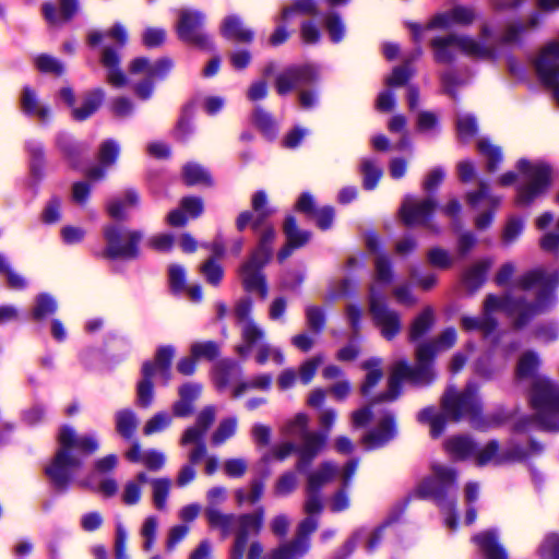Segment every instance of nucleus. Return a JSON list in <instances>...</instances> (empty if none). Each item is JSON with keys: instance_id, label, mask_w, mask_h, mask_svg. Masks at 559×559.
I'll return each mask as SVG.
<instances>
[{"instance_id": "bf43d9fd", "label": "nucleus", "mask_w": 559, "mask_h": 559, "mask_svg": "<svg viewBox=\"0 0 559 559\" xmlns=\"http://www.w3.org/2000/svg\"><path fill=\"white\" fill-rule=\"evenodd\" d=\"M171 420L173 417L170 414L166 412L156 413L145 423L143 427V433L145 436H151L162 432L170 426Z\"/></svg>"}, {"instance_id": "69168bd1", "label": "nucleus", "mask_w": 559, "mask_h": 559, "mask_svg": "<svg viewBox=\"0 0 559 559\" xmlns=\"http://www.w3.org/2000/svg\"><path fill=\"white\" fill-rule=\"evenodd\" d=\"M480 154L487 158V168L489 171L496 170V165L501 160L500 148L492 145L488 140L480 139L477 142Z\"/></svg>"}, {"instance_id": "5701e85b", "label": "nucleus", "mask_w": 559, "mask_h": 559, "mask_svg": "<svg viewBox=\"0 0 559 559\" xmlns=\"http://www.w3.org/2000/svg\"><path fill=\"white\" fill-rule=\"evenodd\" d=\"M396 433L394 420L391 415H382L376 427L369 430L362 438V443L367 449H374L383 445Z\"/></svg>"}, {"instance_id": "f03ea898", "label": "nucleus", "mask_w": 559, "mask_h": 559, "mask_svg": "<svg viewBox=\"0 0 559 559\" xmlns=\"http://www.w3.org/2000/svg\"><path fill=\"white\" fill-rule=\"evenodd\" d=\"M251 204L255 216L252 217L250 212H242L237 217L236 225L238 230H243L252 222V227L259 235V243L250 259L240 267V278L246 290L255 292L262 299H265L267 287L261 269L269 262L272 255L271 245L275 237V231L271 226H264L262 223L273 213V210L267 206L266 194L262 191L257 192L252 197Z\"/></svg>"}, {"instance_id": "cd10ccee", "label": "nucleus", "mask_w": 559, "mask_h": 559, "mask_svg": "<svg viewBox=\"0 0 559 559\" xmlns=\"http://www.w3.org/2000/svg\"><path fill=\"white\" fill-rule=\"evenodd\" d=\"M60 9L55 4L46 2L43 4V13L46 21L51 25H60L68 22L79 9L78 0H59Z\"/></svg>"}, {"instance_id": "e433bc0d", "label": "nucleus", "mask_w": 559, "mask_h": 559, "mask_svg": "<svg viewBox=\"0 0 559 559\" xmlns=\"http://www.w3.org/2000/svg\"><path fill=\"white\" fill-rule=\"evenodd\" d=\"M146 483L147 476L144 472L128 480L121 493L122 501L129 506L136 504L141 499L142 488Z\"/></svg>"}, {"instance_id": "8fccbe9b", "label": "nucleus", "mask_w": 559, "mask_h": 559, "mask_svg": "<svg viewBox=\"0 0 559 559\" xmlns=\"http://www.w3.org/2000/svg\"><path fill=\"white\" fill-rule=\"evenodd\" d=\"M491 262L489 260H483L475 263L465 274V284L469 289L478 288L488 272Z\"/></svg>"}, {"instance_id": "ddd939ff", "label": "nucleus", "mask_w": 559, "mask_h": 559, "mask_svg": "<svg viewBox=\"0 0 559 559\" xmlns=\"http://www.w3.org/2000/svg\"><path fill=\"white\" fill-rule=\"evenodd\" d=\"M465 199L471 209L479 211L475 217L476 228L483 230L489 227L492 222V213L500 205V198L490 193L488 185L480 182L478 190L468 192Z\"/></svg>"}, {"instance_id": "bb28decb", "label": "nucleus", "mask_w": 559, "mask_h": 559, "mask_svg": "<svg viewBox=\"0 0 559 559\" xmlns=\"http://www.w3.org/2000/svg\"><path fill=\"white\" fill-rule=\"evenodd\" d=\"M314 74L316 69L312 66L286 70L276 80V91L280 95L287 94L298 82L311 80Z\"/></svg>"}, {"instance_id": "6ab92c4d", "label": "nucleus", "mask_w": 559, "mask_h": 559, "mask_svg": "<svg viewBox=\"0 0 559 559\" xmlns=\"http://www.w3.org/2000/svg\"><path fill=\"white\" fill-rule=\"evenodd\" d=\"M475 20L476 13L472 8L456 5L437 13L425 28H450L455 25L467 26Z\"/></svg>"}, {"instance_id": "39448f33", "label": "nucleus", "mask_w": 559, "mask_h": 559, "mask_svg": "<svg viewBox=\"0 0 559 559\" xmlns=\"http://www.w3.org/2000/svg\"><path fill=\"white\" fill-rule=\"evenodd\" d=\"M456 342L454 329H447L431 344H420L416 349V366L412 368L404 361L396 362L392 367L389 378V389L380 396L381 401L394 400L400 393V384L403 380L415 383H428L433 378L432 360L442 350H447Z\"/></svg>"}, {"instance_id": "c85d7f7f", "label": "nucleus", "mask_w": 559, "mask_h": 559, "mask_svg": "<svg viewBox=\"0 0 559 559\" xmlns=\"http://www.w3.org/2000/svg\"><path fill=\"white\" fill-rule=\"evenodd\" d=\"M100 62L107 70L106 79L111 86L123 87L127 85V76L119 68L120 58L115 50L109 47H105L100 57Z\"/></svg>"}, {"instance_id": "4c0bfd02", "label": "nucleus", "mask_w": 559, "mask_h": 559, "mask_svg": "<svg viewBox=\"0 0 559 559\" xmlns=\"http://www.w3.org/2000/svg\"><path fill=\"white\" fill-rule=\"evenodd\" d=\"M474 542L486 555L487 559H507L506 551L496 543V537L491 532L476 535Z\"/></svg>"}, {"instance_id": "a19ab883", "label": "nucleus", "mask_w": 559, "mask_h": 559, "mask_svg": "<svg viewBox=\"0 0 559 559\" xmlns=\"http://www.w3.org/2000/svg\"><path fill=\"white\" fill-rule=\"evenodd\" d=\"M258 341L251 348L255 349L254 359L259 365H264L267 361H272L276 365H283L284 364V354L278 347H274L267 343H261Z\"/></svg>"}, {"instance_id": "393cba45", "label": "nucleus", "mask_w": 559, "mask_h": 559, "mask_svg": "<svg viewBox=\"0 0 559 559\" xmlns=\"http://www.w3.org/2000/svg\"><path fill=\"white\" fill-rule=\"evenodd\" d=\"M204 21L202 13L192 10H181L178 22L179 37L186 41L198 43L202 39L199 32Z\"/></svg>"}, {"instance_id": "72a5a7b5", "label": "nucleus", "mask_w": 559, "mask_h": 559, "mask_svg": "<svg viewBox=\"0 0 559 559\" xmlns=\"http://www.w3.org/2000/svg\"><path fill=\"white\" fill-rule=\"evenodd\" d=\"M119 150L116 143L112 141H106L100 146L99 151V162L102 164L100 167L91 168L87 173V177L90 180H98L104 177V167L111 165L117 156Z\"/></svg>"}, {"instance_id": "58836bf2", "label": "nucleus", "mask_w": 559, "mask_h": 559, "mask_svg": "<svg viewBox=\"0 0 559 559\" xmlns=\"http://www.w3.org/2000/svg\"><path fill=\"white\" fill-rule=\"evenodd\" d=\"M444 447L450 455L459 460L468 459L475 453L474 443L466 437H452Z\"/></svg>"}, {"instance_id": "774afa93", "label": "nucleus", "mask_w": 559, "mask_h": 559, "mask_svg": "<svg viewBox=\"0 0 559 559\" xmlns=\"http://www.w3.org/2000/svg\"><path fill=\"white\" fill-rule=\"evenodd\" d=\"M428 261L433 267L449 269L454 263V258L442 248H432L428 252Z\"/></svg>"}, {"instance_id": "49530a36", "label": "nucleus", "mask_w": 559, "mask_h": 559, "mask_svg": "<svg viewBox=\"0 0 559 559\" xmlns=\"http://www.w3.org/2000/svg\"><path fill=\"white\" fill-rule=\"evenodd\" d=\"M362 368L367 371V374L361 386V393L367 395L383 376L381 360L378 358L368 359L364 362Z\"/></svg>"}, {"instance_id": "dca6fc26", "label": "nucleus", "mask_w": 559, "mask_h": 559, "mask_svg": "<svg viewBox=\"0 0 559 559\" xmlns=\"http://www.w3.org/2000/svg\"><path fill=\"white\" fill-rule=\"evenodd\" d=\"M264 512L262 509L257 510L252 514H245L238 518L239 528L236 539L230 551L229 559H242L250 534H259L263 524Z\"/></svg>"}, {"instance_id": "412c9836", "label": "nucleus", "mask_w": 559, "mask_h": 559, "mask_svg": "<svg viewBox=\"0 0 559 559\" xmlns=\"http://www.w3.org/2000/svg\"><path fill=\"white\" fill-rule=\"evenodd\" d=\"M435 209L436 203L430 198L421 201L414 198H407L401 207V217L406 225L425 224Z\"/></svg>"}, {"instance_id": "4468645a", "label": "nucleus", "mask_w": 559, "mask_h": 559, "mask_svg": "<svg viewBox=\"0 0 559 559\" xmlns=\"http://www.w3.org/2000/svg\"><path fill=\"white\" fill-rule=\"evenodd\" d=\"M357 469L356 462H348L342 469L331 462L320 464L308 476V489L311 491H320V489L340 476L342 486L347 487L350 478Z\"/></svg>"}, {"instance_id": "09e8293b", "label": "nucleus", "mask_w": 559, "mask_h": 559, "mask_svg": "<svg viewBox=\"0 0 559 559\" xmlns=\"http://www.w3.org/2000/svg\"><path fill=\"white\" fill-rule=\"evenodd\" d=\"M151 487L155 508L159 511L165 510L171 481L168 478H155L151 480Z\"/></svg>"}, {"instance_id": "680f3d73", "label": "nucleus", "mask_w": 559, "mask_h": 559, "mask_svg": "<svg viewBox=\"0 0 559 559\" xmlns=\"http://www.w3.org/2000/svg\"><path fill=\"white\" fill-rule=\"evenodd\" d=\"M361 173L364 187L369 190L373 189L382 177V169L371 159H364L361 162Z\"/></svg>"}, {"instance_id": "f3484780", "label": "nucleus", "mask_w": 559, "mask_h": 559, "mask_svg": "<svg viewBox=\"0 0 559 559\" xmlns=\"http://www.w3.org/2000/svg\"><path fill=\"white\" fill-rule=\"evenodd\" d=\"M456 481V472L443 464L435 463L431 474L420 485L424 495L443 496Z\"/></svg>"}, {"instance_id": "de8ad7c7", "label": "nucleus", "mask_w": 559, "mask_h": 559, "mask_svg": "<svg viewBox=\"0 0 559 559\" xmlns=\"http://www.w3.org/2000/svg\"><path fill=\"white\" fill-rule=\"evenodd\" d=\"M205 516L209 524L214 528L221 530L225 536L229 534L235 521L233 515L225 514L216 508L211 507H206Z\"/></svg>"}, {"instance_id": "2eb2a0df", "label": "nucleus", "mask_w": 559, "mask_h": 559, "mask_svg": "<svg viewBox=\"0 0 559 559\" xmlns=\"http://www.w3.org/2000/svg\"><path fill=\"white\" fill-rule=\"evenodd\" d=\"M536 70L542 81L552 90L559 104V41L548 45L536 60Z\"/></svg>"}, {"instance_id": "864d4df0", "label": "nucleus", "mask_w": 559, "mask_h": 559, "mask_svg": "<svg viewBox=\"0 0 559 559\" xmlns=\"http://www.w3.org/2000/svg\"><path fill=\"white\" fill-rule=\"evenodd\" d=\"M475 461L478 465H487L490 463H501L507 456L498 451V444L495 441L489 442L480 451L474 453Z\"/></svg>"}, {"instance_id": "20e7f679", "label": "nucleus", "mask_w": 559, "mask_h": 559, "mask_svg": "<svg viewBox=\"0 0 559 559\" xmlns=\"http://www.w3.org/2000/svg\"><path fill=\"white\" fill-rule=\"evenodd\" d=\"M442 413H437L432 408L424 409L419 413L418 419L430 426V435L438 437L443 431L445 419L459 420L464 416H471V420L476 428L485 429L493 427L506 418V413L500 412L497 415L488 416L484 420L478 417L479 405L472 386L465 392L457 394L453 390H449L442 400Z\"/></svg>"}, {"instance_id": "a878e982", "label": "nucleus", "mask_w": 559, "mask_h": 559, "mask_svg": "<svg viewBox=\"0 0 559 559\" xmlns=\"http://www.w3.org/2000/svg\"><path fill=\"white\" fill-rule=\"evenodd\" d=\"M203 212V202L200 198L187 197L180 202V207L171 211L167 216V222L171 226H182L188 218H195Z\"/></svg>"}, {"instance_id": "9b49d317", "label": "nucleus", "mask_w": 559, "mask_h": 559, "mask_svg": "<svg viewBox=\"0 0 559 559\" xmlns=\"http://www.w3.org/2000/svg\"><path fill=\"white\" fill-rule=\"evenodd\" d=\"M107 240L106 254L110 258L131 259L138 254V243L142 234L118 227H108L105 230Z\"/></svg>"}, {"instance_id": "4be33fe9", "label": "nucleus", "mask_w": 559, "mask_h": 559, "mask_svg": "<svg viewBox=\"0 0 559 559\" xmlns=\"http://www.w3.org/2000/svg\"><path fill=\"white\" fill-rule=\"evenodd\" d=\"M173 68L170 59H159L151 62L146 58L133 59L128 68L129 74L132 76H143V79H158L166 75Z\"/></svg>"}, {"instance_id": "a18cd8bd", "label": "nucleus", "mask_w": 559, "mask_h": 559, "mask_svg": "<svg viewBox=\"0 0 559 559\" xmlns=\"http://www.w3.org/2000/svg\"><path fill=\"white\" fill-rule=\"evenodd\" d=\"M272 383V377L267 373L259 374L249 381H245L236 385L233 390L231 396L237 399L249 390L267 391Z\"/></svg>"}, {"instance_id": "13d9d810", "label": "nucleus", "mask_w": 559, "mask_h": 559, "mask_svg": "<svg viewBox=\"0 0 559 559\" xmlns=\"http://www.w3.org/2000/svg\"><path fill=\"white\" fill-rule=\"evenodd\" d=\"M323 356L322 355H316L307 360H305L298 369V378L299 381L307 385L309 384L312 379L314 378L319 367L323 364Z\"/></svg>"}, {"instance_id": "5fc2aeb1", "label": "nucleus", "mask_w": 559, "mask_h": 559, "mask_svg": "<svg viewBox=\"0 0 559 559\" xmlns=\"http://www.w3.org/2000/svg\"><path fill=\"white\" fill-rule=\"evenodd\" d=\"M284 233L290 247H301L310 239L308 231L299 230L293 217H288L284 224Z\"/></svg>"}, {"instance_id": "423d86ee", "label": "nucleus", "mask_w": 559, "mask_h": 559, "mask_svg": "<svg viewBox=\"0 0 559 559\" xmlns=\"http://www.w3.org/2000/svg\"><path fill=\"white\" fill-rule=\"evenodd\" d=\"M535 419L531 425L545 429L559 430V389L547 378L537 377L531 393Z\"/></svg>"}, {"instance_id": "0eeeda50", "label": "nucleus", "mask_w": 559, "mask_h": 559, "mask_svg": "<svg viewBox=\"0 0 559 559\" xmlns=\"http://www.w3.org/2000/svg\"><path fill=\"white\" fill-rule=\"evenodd\" d=\"M309 417L305 413L296 414L288 419L282 427L284 435L288 437H298L301 439L298 445L297 468L304 469L319 454L326 443L328 436L307 430Z\"/></svg>"}, {"instance_id": "7ed1b4c3", "label": "nucleus", "mask_w": 559, "mask_h": 559, "mask_svg": "<svg viewBox=\"0 0 559 559\" xmlns=\"http://www.w3.org/2000/svg\"><path fill=\"white\" fill-rule=\"evenodd\" d=\"M99 448L98 440L93 435H78L69 426L60 428L58 433V451L46 467V474L51 481L66 487L82 465V457L94 453Z\"/></svg>"}, {"instance_id": "c03bdc74", "label": "nucleus", "mask_w": 559, "mask_h": 559, "mask_svg": "<svg viewBox=\"0 0 559 559\" xmlns=\"http://www.w3.org/2000/svg\"><path fill=\"white\" fill-rule=\"evenodd\" d=\"M182 177L190 186H210L212 179L210 174L200 165L188 163L182 170Z\"/></svg>"}, {"instance_id": "4d7b16f0", "label": "nucleus", "mask_w": 559, "mask_h": 559, "mask_svg": "<svg viewBox=\"0 0 559 559\" xmlns=\"http://www.w3.org/2000/svg\"><path fill=\"white\" fill-rule=\"evenodd\" d=\"M34 64L39 72L47 74L60 75L64 71L63 64L58 59L46 53L36 56Z\"/></svg>"}, {"instance_id": "473e14b6", "label": "nucleus", "mask_w": 559, "mask_h": 559, "mask_svg": "<svg viewBox=\"0 0 559 559\" xmlns=\"http://www.w3.org/2000/svg\"><path fill=\"white\" fill-rule=\"evenodd\" d=\"M222 34L228 39L240 43H249L253 38V33L243 25L239 17L234 15L227 16L223 21Z\"/></svg>"}, {"instance_id": "f704fd0d", "label": "nucleus", "mask_w": 559, "mask_h": 559, "mask_svg": "<svg viewBox=\"0 0 559 559\" xmlns=\"http://www.w3.org/2000/svg\"><path fill=\"white\" fill-rule=\"evenodd\" d=\"M115 425L122 438L131 439L136 431L139 419L133 411L124 408L115 414Z\"/></svg>"}, {"instance_id": "c9c22d12", "label": "nucleus", "mask_w": 559, "mask_h": 559, "mask_svg": "<svg viewBox=\"0 0 559 559\" xmlns=\"http://www.w3.org/2000/svg\"><path fill=\"white\" fill-rule=\"evenodd\" d=\"M241 373V368L233 360L221 361L215 369L214 382L218 390L226 389L230 381Z\"/></svg>"}, {"instance_id": "f8f14e48", "label": "nucleus", "mask_w": 559, "mask_h": 559, "mask_svg": "<svg viewBox=\"0 0 559 559\" xmlns=\"http://www.w3.org/2000/svg\"><path fill=\"white\" fill-rule=\"evenodd\" d=\"M252 304L249 299H242L235 309V314L240 323L242 343L236 346V353L247 357L250 348L265 337V332L250 318Z\"/></svg>"}, {"instance_id": "6e6552de", "label": "nucleus", "mask_w": 559, "mask_h": 559, "mask_svg": "<svg viewBox=\"0 0 559 559\" xmlns=\"http://www.w3.org/2000/svg\"><path fill=\"white\" fill-rule=\"evenodd\" d=\"M518 170L523 175L525 183L518 190L516 203L525 206L547 191L551 182V169L544 163L521 159Z\"/></svg>"}, {"instance_id": "aec40b11", "label": "nucleus", "mask_w": 559, "mask_h": 559, "mask_svg": "<svg viewBox=\"0 0 559 559\" xmlns=\"http://www.w3.org/2000/svg\"><path fill=\"white\" fill-rule=\"evenodd\" d=\"M317 528V521L312 518L304 520L298 528V536L292 543L276 549L275 559H297L301 557L309 548L307 536Z\"/></svg>"}, {"instance_id": "ea45409f", "label": "nucleus", "mask_w": 559, "mask_h": 559, "mask_svg": "<svg viewBox=\"0 0 559 559\" xmlns=\"http://www.w3.org/2000/svg\"><path fill=\"white\" fill-rule=\"evenodd\" d=\"M174 353L175 350L170 346L160 347L156 353L155 361L153 364L147 362L151 366L153 376H160L164 379V382L168 381L169 367Z\"/></svg>"}, {"instance_id": "9d476101", "label": "nucleus", "mask_w": 559, "mask_h": 559, "mask_svg": "<svg viewBox=\"0 0 559 559\" xmlns=\"http://www.w3.org/2000/svg\"><path fill=\"white\" fill-rule=\"evenodd\" d=\"M435 57L440 62H448L453 58L454 50H461L472 57H489L492 49L489 46L478 44L473 38L450 35L436 38L432 41Z\"/></svg>"}, {"instance_id": "7c9ffc66", "label": "nucleus", "mask_w": 559, "mask_h": 559, "mask_svg": "<svg viewBox=\"0 0 559 559\" xmlns=\"http://www.w3.org/2000/svg\"><path fill=\"white\" fill-rule=\"evenodd\" d=\"M201 393L198 384L188 383L179 389V400L173 405V414L177 417H188L193 412V402Z\"/></svg>"}, {"instance_id": "1a4fd4ad", "label": "nucleus", "mask_w": 559, "mask_h": 559, "mask_svg": "<svg viewBox=\"0 0 559 559\" xmlns=\"http://www.w3.org/2000/svg\"><path fill=\"white\" fill-rule=\"evenodd\" d=\"M216 417V408L213 406L204 407L197 416L195 424L188 427L181 435L179 443L181 447L191 445L188 459L192 464H197L206 453L203 437Z\"/></svg>"}, {"instance_id": "c756f323", "label": "nucleus", "mask_w": 559, "mask_h": 559, "mask_svg": "<svg viewBox=\"0 0 559 559\" xmlns=\"http://www.w3.org/2000/svg\"><path fill=\"white\" fill-rule=\"evenodd\" d=\"M296 209L299 212L307 213V214L311 215L312 217H314L317 225L321 229H328L332 225L333 216H334L333 210L328 206L322 207L320 210H314L313 209V198H312V195H310L308 193H304L299 197V199L296 203Z\"/></svg>"}, {"instance_id": "0e129e2a", "label": "nucleus", "mask_w": 559, "mask_h": 559, "mask_svg": "<svg viewBox=\"0 0 559 559\" xmlns=\"http://www.w3.org/2000/svg\"><path fill=\"white\" fill-rule=\"evenodd\" d=\"M539 365L538 357L532 353H524L519 360L516 377L520 379L533 377Z\"/></svg>"}, {"instance_id": "a211bd4d", "label": "nucleus", "mask_w": 559, "mask_h": 559, "mask_svg": "<svg viewBox=\"0 0 559 559\" xmlns=\"http://www.w3.org/2000/svg\"><path fill=\"white\" fill-rule=\"evenodd\" d=\"M370 311L385 338L390 340L400 332L401 324L397 313L385 308L381 299L377 297L374 286L371 288Z\"/></svg>"}, {"instance_id": "37998d69", "label": "nucleus", "mask_w": 559, "mask_h": 559, "mask_svg": "<svg viewBox=\"0 0 559 559\" xmlns=\"http://www.w3.org/2000/svg\"><path fill=\"white\" fill-rule=\"evenodd\" d=\"M143 379L138 384V403L142 407H147L153 401V372L148 364L143 365Z\"/></svg>"}, {"instance_id": "3c124183", "label": "nucleus", "mask_w": 559, "mask_h": 559, "mask_svg": "<svg viewBox=\"0 0 559 559\" xmlns=\"http://www.w3.org/2000/svg\"><path fill=\"white\" fill-rule=\"evenodd\" d=\"M238 420L235 417L223 419L212 435V443L215 445L223 444L231 438L237 430Z\"/></svg>"}, {"instance_id": "338daca9", "label": "nucleus", "mask_w": 559, "mask_h": 559, "mask_svg": "<svg viewBox=\"0 0 559 559\" xmlns=\"http://www.w3.org/2000/svg\"><path fill=\"white\" fill-rule=\"evenodd\" d=\"M477 126L474 117L464 114L456 119V132L460 141H469L476 133Z\"/></svg>"}, {"instance_id": "79ce46f5", "label": "nucleus", "mask_w": 559, "mask_h": 559, "mask_svg": "<svg viewBox=\"0 0 559 559\" xmlns=\"http://www.w3.org/2000/svg\"><path fill=\"white\" fill-rule=\"evenodd\" d=\"M22 108L26 114L37 117L40 120H45L49 116L48 108L39 103L35 92L28 87L23 90Z\"/></svg>"}, {"instance_id": "e2e57ef3", "label": "nucleus", "mask_w": 559, "mask_h": 559, "mask_svg": "<svg viewBox=\"0 0 559 559\" xmlns=\"http://www.w3.org/2000/svg\"><path fill=\"white\" fill-rule=\"evenodd\" d=\"M432 323L433 313L432 310L428 308L414 321L409 332L411 340L415 341L423 336L431 328Z\"/></svg>"}, {"instance_id": "603ef678", "label": "nucleus", "mask_w": 559, "mask_h": 559, "mask_svg": "<svg viewBox=\"0 0 559 559\" xmlns=\"http://www.w3.org/2000/svg\"><path fill=\"white\" fill-rule=\"evenodd\" d=\"M317 4L313 0H297L290 7H286L282 10L281 21L286 22L295 14H317Z\"/></svg>"}, {"instance_id": "052dcab7", "label": "nucleus", "mask_w": 559, "mask_h": 559, "mask_svg": "<svg viewBox=\"0 0 559 559\" xmlns=\"http://www.w3.org/2000/svg\"><path fill=\"white\" fill-rule=\"evenodd\" d=\"M138 202V195L134 192H127L122 200H114L108 204V213L114 218H122L126 212Z\"/></svg>"}, {"instance_id": "2f4dec72", "label": "nucleus", "mask_w": 559, "mask_h": 559, "mask_svg": "<svg viewBox=\"0 0 559 559\" xmlns=\"http://www.w3.org/2000/svg\"><path fill=\"white\" fill-rule=\"evenodd\" d=\"M105 98V92L96 88L86 93L80 106L73 108L72 116L75 120L82 121L91 117L102 105Z\"/></svg>"}, {"instance_id": "6e6d98bb", "label": "nucleus", "mask_w": 559, "mask_h": 559, "mask_svg": "<svg viewBox=\"0 0 559 559\" xmlns=\"http://www.w3.org/2000/svg\"><path fill=\"white\" fill-rule=\"evenodd\" d=\"M56 310L57 302L55 299L47 294H40L35 299L32 314L35 320H41L55 313Z\"/></svg>"}, {"instance_id": "f257e3e1", "label": "nucleus", "mask_w": 559, "mask_h": 559, "mask_svg": "<svg viewBox=\"0 0 559 559\" xmlns=\"http://www.w3.org/2000/svg\"><path fill=\"white\" fill-rule=\"evenodd\" d=\"M558 283V272L548 273L542 270L528 272L516 284L521 295L488 296L483 316L480 318L462 317L461 325L466 331L477 330L488 335L496 328L493 314L503 312L514 320L515 325L521 326L552 305L551 289Z\"/></svg>"}, {"instance_id": "b1692460", "label": "nucleus", "mask_w": 559, "mask_h": 559, "mask_svg": "<svg viewBox=\"0 0 559 559\" xmlns=\"http://www.w3.org/2000/svg\"><path fill=\"white\" fill-rule=\"evenodd\" d=\"M124 456L132 463H141L150 471H159L166 464V455L155 449L142 450L138 441H134Z\"/></svg>"}]
</instances>
